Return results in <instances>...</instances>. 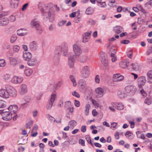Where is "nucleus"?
Instances as JSON below:
<instances>
[{
  "label": "nucleus",
  "instance_id": "nucleus-5",
  "mask_svg": "<svg viewBox=\"0 0 152 152\" xmlns=\"http://www.w3.org/2000/svg\"><path fill=\"white\" fill-rule=\"evenodd\" d=\"M31 26L33 28H36L37 30H39V33H41L42 31L40 28L39 27V22L36 19H34L31 21Z\"/></svg>",
  "mask_w": 152,
  "mask_h": 152
},
{
  "label": "nucleus",
  "instance_id": "nucleus-28",
  "mask_svg": "<svg viewBox=\"0 0 152 152\" xmlns=\"http://www.w3.org/2000/svg\"><path fill=\"white\" fill-rule=\"evenodd\" d=\"M102 0H96V1L98 3L97 5L100 7L103 8H105L106 7L107 5L105 1L102 2Z\"/></svg>",
  "mask_w": 152,
  "mask_h": 152
},
{
  "label": "nucleus",
  "instance_id": "nucleus-45",
  "mask_svg": "<svg viewBox=\"0 0 152 152\" xmlns=\"http://www.w3.org/2000/svg\"><path fill=\"white\" fill-rule=\"evenodd\" d=\"M120 74H114L113 76V79L114 80L115 82H117V80L119 78V76H120Z\"/></svg>",
  "mask_w": 152,
  "mask_h": 152
},
{
  "label": "nucleus",
  "instance_id": "nucleus-63",
  "mask_svg": "<svg viewBox=\"0 0 152 152\" xmlns=\"http://www.w3.org/2000/svg\"><path fill=\"white\" fill-rule=\"evenodd\" d=\"M10 20L12 22L14 21L15 20V17L14 15H11L10 17Z\"/></svg>",
  "mask_w": 152,
  "mask_h": 152
},
{
  "label": "nucleus",
  "instance_id": "nucleus-62",
  "mask_svg": "<svg viewBox=\"0 0 152 152\" xmlns=\"http://www.w3.org/2000/svg\"><path fill=\"white\" fill-rule=\"evenodd\" d=\"M127 56L129 58H132V52L131 50H130L129 51L128 53H127Z\"/></svg>",
  "mask_w": 152,
  "mask_h": 152
},
{
  "label": "nucleus",
  "instance_id": "nucleus-12",
  "mask_svg": "<svg viewBox=\"0 0 152 152\" xmlns=\"http://www.w3.org/2000/svg\"><path fill=\"white\" fill-rule=\"evenodd\" d=\"M91 33V31H89L88 32H85L83 34L82 42H83L86 43L88 41Z\"/></svg>",
  "mask_w": 152,
  "mask_h": 152
},
{
  "label": "nucleus",
  "instance_id": "nucleus-23",
  "mask_svg": "<svg viewBox=\"0 0 152 152\" xmlns=\"http://www.w3.org/2000/svg\"><path fill=\"white\" fill-rule=\"evenodd\" d=\"M27 64L29 66H34L37 64V61L36 58L30 59L28 60Z\"/></svg>",
  "mask_w": 152,
  "mask_h": 152
},
{
  "label": "nucleus",
  "instance_id": "nucleus-33",
  "mask_svg": "<svg viewBox=\"0 0 152 152\" xmlns=\"http://www.w3.org/2000/svg\"><path fill=\"white\" fill-rule=\"evenodd\" d=\"M118 95L120 98L122 99L123 98H124L126 97L127 96V94L125 93V92L123 91L122 92L120 91H119L118 92Z\"/></svg>",
  "mask_w": 152,
  "mask_h": 152
},
{
  "label": "nucleus",
  "instance_id": "nucleus-32",
  "mask_svg": "<svg viewBox=\"0 0 152 152\" xmlns=\"http://www.w3.org/2000/svg\"><path fill=\"white\" fill-rule=\"evenodd\" d=\"M78 83L81 86V88L83 89L86 86V83L85 81L83 80H80L78 81Z\"/></svg>",
  "mask_w": 152,
  "mask_h": 152
},
{
  "label": "nucleus",
  "instance_id": "nucleus-11",
  "mask_svg": "<svg viewBox=\"0 0 152 152\" xmlns=\"http://www.w3.org/2000/svg\"><path fill=\"white\" fill-rule=\"evenodd\" d=\"M136 87L133 86H126L125 88V91L126 94L132 93H134L136 91Z\"/></svg>",
  "mask_w": 152,
  "mask_h": 152
},
{
  "label": "nucleus",
  "instance_id": "nucleus-56",
  "mask_svg": "<svg viewBox=\"0 0 152 152\" xmlns=\"http://www.w3.org/2000/svg\"><path fill=\"white\" fill-rule=\"evenodd\" d=\"M72 94L73 96L77 97L79 98L80 97V95L76 91H75L72 92Z\"/></svg>",
  "mask_w": 152,
  "mask_h": 152
},
{
  "label": "nucleus",
  "instance_id": "nucleus-38",
  "mask_svg": "<svg viewBox=\"0 0 152 152\" xmlns=\"http://www.w3.org/2000/svg\"><path fill=\"white\" fill-rule=\"evenodd\" d=\"M23 29L18 30L17 31V34L19 36H22L26 34L25 32H23Z\"/></svg>",
  "mask_w": 152,
  "mask_h": 152
},
{
  "label": "nucleus",
  "instance_id": "nucleus-6",
  "mask_svg": "<svg viewBox=\"0 0 152 152\" xmlns=\"http://www.w3.org/2000/svg\"><path fill=\"white\" fill-rule=\"evenodd\" d=\"M96 96L97 98H101L103 96L105 93V91L104 88L99 87L95 89Z\"/></svg>",
  "mask_w": 152,
  "mask_h": 152
},
{
  "label": "nucleus",
  "instance_id": "nucleus-9",
  "mask_svg": "<svg viewBox=\"0 0 152 152\" xmlns=\"http://www.w3.org/2000/svg\"><path fill=\"white\" fill-rule=\"evenodd\" d=\"M12 114L9 111H5L2 114V118L4 120H10L12 118Z\"/></svg>",
  "mask_w": 152,
  "mask_h": 152
},
{
  "label": "nucleus",
  "instance_id": "nucleus-14",
  "mask_svg": "<svg viewBox=\"0 0 152 152\" xmlns=\"http://www.w3.org/2000/svg\"><path fill=\"white\" fill-rule=\"evenodd\" d=\"M28 89L27 86L25 84H22L20 86L19 93L23 95L27 93Z\"/></svg>",
  "mask_w": 152,
  "mask_h": 152
},
{
  "label": "nucleus",
  "instance_id": "nucleus-8",
  "mask_svg": "<svg viewBox=\"0 0 152 152\" xmlns=\"http://www.w3.org/2000/svg\"><path fill=\"white\" fill-rule=\"evenodd\" d=\"M56 97V94H53L51 95L50 99L48 101V104L46 106V108L48 110H50L52 107L53 103L55 101Z\"/></svg>",
  "mask_w": 152,
  "mask_h": 152
},
{
  "label": "nucleus",
  "instance_id": "nucleus-48",
  "mask_svg": "<svg viewBox=\"0 0 152 152\" xmlns=\"http://www.w3.org/2000/svg\"><path fill=\"white\" fill-rule=\"evenodd\" d=\"M5 61L3 59H0V66L1 67H3L6 65Z\"/></svg>",
  "mask_w": 152,
  "mask_h": 152
},
{
  "label": "nucleus",
  "instance_id": "nucleus-22",
  "mask_svg": "<svg viewBox=\"0 0 152 152\" xmlns=\"http://www.w3.org/2000/svg\"><path fill=\"white\" fill-rule=\"evenodd\" d=\"M75 56H71L69 57L68 58L69 61L68 63L69 67L70 68L73 67L74 65V62L75 59L76 58H75Z\"/></svg>",
  "mask_w": 152,
  "mask_h": 152
},
{
  "label": "nucleus",
  "instance_id": "nucleus-31",
  "mask_svg": "<svg viewBox=\"0 0 152 152\" xmlns=\"http://www.w3.org/2000/svg\"><path fill=\"white\" fill-rule=\"evenodd\" d=\"M94 12V10L92 8L89 7L86 9L85 11V13L87 15H90L92 14Z\"/></svg>",
  "mask_w": 152,
  "mask_h": 152
},
{
  "label": "nucleus",
  "instance_id": "nucleus-29",
  "mask_svg": "<svg viewBox=\"0 0 152 152\" xmlns=\"http://www.w3.org/2000/svg\"><path fill=\"white\" fill-rule=\"evenodd\" d=\"M114 32L117 34L120 33L123 31V28L122 27L120 26H117L114 28Z\"/></svg>",
  "mask_w": 152,
  "mask_h": 152
},
{
  "label": "nucleus",
  "instance_id": "nucleus-21",
  "mask_svg": "<svg viewBox=\"0 0 152 152\" xmlns=\"http://www.w3.org/2000/svg\"><path fill=\"white\" fill-rule=\"evenodd\" d=\"M111 104L114 107L118 110H122L124 107V105L121 103L112 102Z\"/></svg>",
  "mask_w": 152,
  "mask_h": 152
},
{
  "label": "nucleus",
  "instance_id": "nucleus-18",
  "mask_svg": "<svg viewBox=\"0 0 152 152\" xmlns=\"http://www.w3.org/2000/svg\"><path fill=\"white\" fill-rule=\"evenodd\" d=\"M9 23V20L7 17L2 18L0 19V26H7Z\"/></svg>",
  "mask_w": 152,
  "mask_h": 152
},
{
  "label": "nucleus",
  "instance_id": "nucleus-17",
  "mask_svg": "<svg viewBox=\"0 0 152 152\" xmlns=\"http://www.w3.org/2000/svg\"><path fill=\"white\" fill-rule=\"evenodd\" d=\"M139 82V86L140 88L144 86L146 81V79L145 77L141 76L139 77L138 79Z\"/></svg>",
  "mask_w": 152,
  "mask_h": 152
},
{
  "label": "nucleus",
  "instance_id": "nucleus-47",
  "mask_svg": "<svg viewBox=\"0 0 152 152\" xmlns=\"http://www.w3.org/2000/svg\"><path fill=\"white\" fill-rule=\"evenodd\" d=\"M62 82L61 81H58L55 85L54 87V89L56 90L57 87H60L61 85Z\"/></svg>",
  "mask_w": 152,
  "mask_h": 152
},
{
  "label": "nucleus",
  "instance_id": "nucleus-19",
  "mask_svg": "<svg viewBox=\"0 0 152 152\" xmlns=\"http://www.w3.org/2000/svg\"><path fill=\"white\" fill-rule=\"evenodd\" d=\"M89 59V57L86 55H82L79 57V61L81 63H86Z\"/></svg>",
  "mask_w": 152,
  "mask_h": 152
},
{
  "label": "nucleus",
  "instance_id": "nucleus-1",
  "mask_svg": "<svg viewBox=\"0 0 152 152\" xmlns=\"http://www.w3.org/2000/svg\"><path fill=\"white\" fill-rule=\"evenodd\" d=\"M68 51V44L66 42H63L60 45L56 47L53 58V61L55 65H57L59 63L61 55L66 56L67 54Z\"/></svg>",
  "mask_w": 152,
  "mask_h": 152
},
{
  "label": "nucleus",
  "instance_id": "nucleus-49",
  "mask_svg": "<svg viewBox=\"0 0 152 152\" xmlns=\"http://www.w3.org/2000/svg\"><path fill=\"white\" fill-rule=\"evenodd\" d=\"M6 106L5 102L3 100H0V108H3Z\"/></svg>",
  "mask_w": 152,
  "mask_h": 152
},
{
  "label": "nucleus",
  "instance_id": "nucleus-26",
  "mask_svg": "<svg viewBox=\"0 0 152 152\" xmlns=\"http://www.w3.org/2000/svg\"><path fill=\"white\" fill-rule=\"evenodd\" d=\"M129 61L126 60L125 61H121L119 63V65L120 67L122 68H127L129 65Z\"/></svg>",
  "mask_w": 152,
  "mask_h": 152
},
{
  "label": "nucleus",
  "instance_id": "nucleus-55",
  "mask_svg": "<svg viewBox=\"0 0 152 152\" xmlns=\"http://www.w3.org/2000/svg\"><path fill=\"white\" fill-rule=\"evenodd\" d=\"M88 22L89 24L91 25H94L96 23V21L95 20H92V19H89Z\"/></svg>",
  "mask_w": 152,
  "mask_h": 152
},
{
  "label": "nucleus",
  "instance_id": "nucleus-2",
  "mask_svg": "<svg viewBox=\"0 0 152 152\" xmlns=\"http://www.w3.org/2000/svg\"><path fill=\"white\" fill-rule=\"evenodd\" d=\"M38 8L42 13V16H44V18L48 19L50 22H52L54 19V12L51 7L48 5L45 7L43 8L41 7V4L38 5Z\"/></svg>",
  "mask_w": 152,
  "mask_h": 152
},
{
  "label": "nucleus",
  "instance_id": "nucleus-46",
  "mask_svg": "<svg viewBox=\"0 0 152 152\" xmlns=\"http://www.w3.org/2000/svg\"><path fill=\"white\" fill-rule=\"evenodd\" d=\"M20 49V47L17 45H14L13 48V50L15 52H18Z\"/></svg>",
  "mask_w": 152,
  "mask_h": 152
},
{
  "label": "nucleus",
  "instance_id": "nucleus-20",
  "mask_svg": "<svg viewBox=\"0 0 152 152\" xmlns=\"http://www.w3.org/2000/svg\"><path fill=\"white\" fill-rule=\"evenodd\" d=\"M38 47L37 43L35 41L31 42L29 44V48L32 51H35L37 50Z\"/></svg>",
  "mask_w": 152,
  "mask_h": 152
},
{
  "label": "nucleus",
  "instance_id": "nucleus-15",
  "mask_svg": "<svg viewBox=\"0 0 152 152\" xmlns=\"http://www.w3.org/2000/svg\"><path fill=\"white\" fill-rule=\"evenodd\" d=\"M7 89H1L0 90V96L4 98L7 99L9 97Z\"/></svg>",
  "mask_w": 152,
  "mask_h": 152
},
{
  "label": "nucleus",
  "instance_id": "nucleus-57",
  "mask_svg": "<svg viewBox=\"0 0 152 152\" xmlns=\"http://www.w3.org/2000/svg\"><path fill=\"white\" fill-rule=\"evenodd\" d=\"M95 80L96 83H99L100 81V78L99 76L98 75H97L95 77Z\"/></svg>",
  "mask_w": 152,
  "mask_h": 152
},
{
  "label": "nucleus",
  "instance_id": "nucleus-54",
  "mask_svg": "<svg viewBox=\"0 0 152 152\" xmlns=\"http://www.w3.org/2000/svg\"><path fill=\"white\" fill-rule=\"evenodd\" d=\"M10 77V75L9 74H6L3 76V78L5 80H8Z\"/></svg>",
  "mask_w": 152,
  "mask_h": 152
},
{
  "label": "nucleus",
  "instance_id": "nucleus-35",
  "mask_svg": "<svg viewBox=\"0 0 152 152\" xmlns=\"http://www.w3.org/2000/svg\"><path fill=\"white\" fill-rule=\"evenodd\" d=\"M69 78L70 80L72 82L73 86H76L77 85V83L75 77H74L73 75H70L69 77Z\"/></svg>",
  "mask_w": 152,
  "mask_h": 152
},
{
  "label": "nucleus",
  "instance_id": "nucleus-7",
  "mask_svg": "<svg viewBox=\"0 0 152 152\" xmlns=\"http://www.w3.org/2000/svg\"><path fill=\"white\" fill-rule=\"evenodd\" d=\"M89 68L88 66H84L81 71V76L84 78L88 77L89 74Z\"/></svg>",
  "mask_w": 152,
  "mask_h": 152
},
{
  "label": "nucleus",
  "instance_id": "nucleus-52",
  "mask_svg": "<svg viewBox=\"0 0 152 152\" xmlns=\"http://www.w3.org/2000/svg\"><path fill=\"white\" fill-rule=\"evenodd\" d=\"M117 124V123L113 122L111 124V126L110 127L111 129H116L117 127L116 126Z\"/></svg>",
  "mask_w": 152,
  "mask_h": 152
},
{
  "label": "nucleus",
  "instance_id": "nucleus-24",
  "mask_svg": "<svg viewBox=\"0 0 152 152\" xmlns=\"http://www.w3.org/2000/svg\"><path fill=\"white\" fill-rule=\"evenodd\" d=\"M19 0H11L10 4L11 7L13 8H17L18 6Z\"/></svg>",
  "mask_w": 152,
  "mask_h": 152
},
{
  "label": "nucleus",
  "instance_id": "nucleus-36",
  "mask_svg": "<svg viewBox=\"0 0 152 152\" xmlns=\"http://www.w3.org/2000/svg\"><path fill=\"white\" fill-rule=\"evenodd\" d=\"M33 72V70L31 69H28L25 70V73L27 76H29L32 74Z\"/></svg>",
  "mask_w": 152,
  "mask_h": 152
},
{
  "label": "nucleus",
  "instance_id": "nucleus-37",
  "mask_svg": "<svg viewBox=\"0 0 152 152\" xmlns=\"http://www.w3.org/2000/svg\"><path fill=\"white\" fill-rule=\"evenodd\" d=\"M90 105L89 104H87L85 107V112L86 115L88 114L89 109L90 108Z\"/></svg>",
  "mask_w": 152,
  "mask_h": 152
},
{
  "label": "nucleus",
  "instance_id": "nucleus-39",
  "mask_svg": "<svg viewBox=\"0 0 152 152\" xmlns=\"http://www.w3.org/2000/svg\"><path fill=\"white\" fill-rule=\"evenodd\" d=\"M140 67L137 64H132V68L135 71L138 70L139 69Z\"/></svg>",
  "mask_w": 152,
  "mask_h": 152
},
{
  "label": "nucleus",
  "instance_id": "nucleus-4",
  "mask_svg": "<svg viewBox=\"0 0 152 152\" xmlns=\"http://www.w3.org/2000/svg\"><path fill=\"white\" fill-rule=\"evenodd\" d=\"M73 50L75 55L72 56H75V58H76L77 56H79L82 53V50L76 44H74L73 45Z\"/></svg>",
  "mask_w": 152,
  "mask_h": 152
},
{
  "label": "nucleus",
  "instance_id": "nucleus-58",
  "mask_svg": "<svg viewBox=\"0 0 152 152\" xmlns=\"http://www.w3.org/2000/svg\"><path fill=\"white\" fill-rule=\"evenodd\" d=\"M85 138L88 143H89V142L91 141L90 137L89 135H86Z\"/></svg>",
  "mask_w": 152,
  "mask_h": 152
},
{
  "label": "nucleus",
  "instance_id": "nucleus-27",
  "mask_svg": "<svg viewBox=\"0 0 152 152\" xmlns=\"http://www.w3.org/2000/svg\"><path fill=\"white\" fill-rule=\"evenodd\" d=\"M10 61V64L11 66H15L18 64V61L16 59L12 57H10L9 58Z\"/></svg>",
  "mask_w": 152,
  "mask_h": 152
},
{
  "label": "nucleus",
  "instance_id": "nucleus-34",
  "mask_svg": "<svg viewBox=\"0 0 152 152\" xmlns=\"http://www.w3.org/2000/svg\"><path fill=\"white\" fill-rule=\"evenodd\" d=\"M116 52L115 49L113 47H112L111 48L109 53L110 54L111 56H115Z\"/></svg>",
  "mask_w": 152,
  "mask_h": 152
},
{
  "label": "nucleus",
  "instance_id": "nucleus-59",
  "mask_svg": "<svg viewBox=\"0 0 152 152\" xmlns=\"http://www.w3.org/2000/svg\"><path fill=\"white\" fill-rule=\"evenodd\" d=\"M79 143L82 146H84L85 145V141L82 139H80L79 140Z\"/></svg>",
  "mask_w": 152,
  "mask_h": 152
},
{
  "label": "nucleus",
  "instance_id": "nucleus-13",
  "mask_svg": "<svg viewBox=\"0 0 152 152\" xmlns=\"http://www.w3.org/2000/svg\"><path fill=\"white\" fill-rule=\"evenodd\" d=\"M18 107L17 105H11L8 108V110L12 115L15 114L18 111Z\"/></svg>",
  "mask_w": 152,
  "mask_h": 152
},
{
  "label": "nucleus",
  "instance_id": "nucleus-43",
  "mask_svg": "<svg viewBox=\"0 0 152 152\" xmlns=\"http://www.w3.org/2000/svg\"><path fill=\"white\" fill-rule=\"evenodd\" d=\"M17 39V36L14 35H13L10 38V42L11 43H14Z\"/></svg>",
  "mask_w": 152,
  "mask_h": 152
},
{
  "label": "nucleus",
  "instance_id": "nucleus-41",
  "mask_svg": "<svg viewBox=\"0 0 152 152\" xmlns=\"http://www.w3.org/2000/svg\"><path fill=\"white\" fill-rule=\"evenodd\" d=\"M55 86L53 84H49L47 87V89L49 91H51L53 90V89H54V87Z\"/></svg>",
  "mask_w": 152,
  "mask_h": 152
},
{
  "label": "nucleus",
  "instance_id": "nucleus-30",
  "mask_svg": "<svg viewBox=\"0 0 152 152\" xmlns=\"http://www.w3.org/2000/svg\"><path fill=\"white\" fill-rule=\"evenodd\" d=\"M136 6L139 11L140 10L146 15L148 14V13L144 10L140 5L138 4Z\"/></svg>",
  "mask_w": 152,
  "mask_h": 152
},
{
  "label": "nucleus",
  "instance_id": "nucleus-42",
  "mask_svg": "<svg viewBox=\"0 0 152 152\" xmlns=\"http://www.w3.org/2000/svg\"><path fill=\"white\" fill-rule=\"evenodd\" d=\"M77 122L74 120L70 121L69 123V124L72 127H74L77 125Z\"/></svg>",
  "mask_w": 152,
  "mask_h": 152
},
{
  "label": "nucleus",
  "instance_id": "nucleus-51",
  "mask_svg": "<svg viewBox=\"0 0 152 152\" xmlns=\"http://www.w3.org/2000/svg\"><path fill=\"white\" fill-rule=\"evenodd\" d=\"M91 102L92 104L96 106V107H99V104L95 100L92 99L91 100Z\"/></svg>",
  "mask_w": 152,
  "mask_h": 152
},
{
  "label": "nucleus",
  "instance_id": "nucleus-64",
  "mask_svg": "<svg viewBox=\"0 0 152 152\" xmlns=\"http://www.w3.org/2000/svg\"><path fill=\"white\" fill-rule=\"evenodd\" d=\"M66 22V20H63L59 22L58 23V25L59 26H62Z\"/></svg>",
  "mask_w": 152,
  "mask_h": 152
},
{
  "label": "nucleus",
  "instance_id": "nucleus-53",
  "mask_svg": "<svg viewBox=\"0 0 152 152\" xmlns=\"http://www.w3.org/2000/svg\"><path fill=\"white\" fill-rule=\"evenodd\" d=\"M147 75L150 79H152V70L148 71L147 73Z\"/></svg>",
  "mask_w": 152,
  "mask_h": 152
},
{
  "label": "nucleus",
  "instance_id": "nucleus-25",
  "mask_svg": "<svg viewBox=\"0 0 152 152\" xmlns=\"http://www.w3.org/2000/svg\"><path fill=\"white\" fill-rule=\"evenodd\" d=\"M23 57L24 59L27 61L31 59L32 57L31 54L29 52H24L23 53Z\"/></svg>",
  "mask_w": 152,
  "mask_h": 152
},
{
  "label": "nucleus",
  "instance_id": "nucleus-61",
  "mask_svg": "<svg viewBox=\"0 0 152 152\" xmlns=\"http://www.w3.org/2000/svg\"><path fill=\"white\" fill-rule=\"evenodd\" d=\"M86 128L85 125L82 126L81 128V131L83 132H85L86 131Z\"/></svg>",
  "mask_w": 152,
  "mask_h": 152
},
{
  "label": "nucleus",
  "instance_id": "nucleus-50",
  "mask_svg": "<svg viewBox=\"0 0 152 152\" xmlns=\"http://www.w3.org/2000/svg\"><path fill=\"white\" fill-rule=\"evenodd\" d=\"M140 93L143 97H144L146 96L147 94L143 89H142L140 91Z\"/></svg>",
  "mask_w": 152,
  "mask_h": 152
},
{
  "label": "nucleus",
  "instance_id": "nucleus-60",
  "mask_svg": "<svg viewBox=\"0 0 152 152\" xmlns=\"http://www.w3.org/2000/svg\"><path fill=\"white\" fill-rule=\"evenodd\" d=\"M38 129V126L37 124H34V127L32 129V132H33L34 131H37Z\"/></svg>",
  "mask_w": 152,
  "mask_h": 152
},
{
  "label": "nucleus",
  "instance_id": "nucleus-10",
  "mask_svg": "<svg viewBox=\"0 0 152 152\" xmlns=\"http://www.w3.org/2000/svg\"><path fill=\"white\" fill-rule=\"evenodd\" d=\"M23 80L22 77L19 76H14L12 78L11 82L14 84H19L21 83Z\"/></svg>",
  "mask_w": 152,
  "mask_h": 152
},
{
  "label": "nucleus",
  "instance_id": "nucleus-16",
  "mask_svg": "<svg viewBox=\"0 0 152 152\" xmlns=\"http://www.w3.org/2000/svg\"><path fill=\"white\" fill-rule=\"evenodd\" d=\"M105 53L102 52L101 54V60L102 64L105 66H107L108 64V60L105 56Z\"/></svg>",
  "mask_w": 152,
  "mask_h": 152
},
{
  "label": "nucleus",
  "instance_id": "nucleus-40",
  "mask_svg": "<svg viewBox=\"0 0 152 152\" xmlns=\"http://www.w3.org/2000/svg\"><path fill=\"white\" fill-rule=\"evenodd\" d=\"M33 124V121L32 120H30L29 122L26 124V128L27 129L28 128L30 129L31 127L32 126Z\"/></svg>",
  "mask_w": 152,
  "mask_h": 152
},
{
  "label": "nucleus",
  "instance_id": "nucleus-44",
  "mask_svg": "<svg viewBox=\"0 0 152 152\" xmlns=\"http://www.w3.org/2000/svg\"><path fill=\"white\" fill-rule=\"evenodd\" d=\"M144 102L146 104L149 105L151 104L152 102L151 99L147 98L145 100Z\"/></svg>",
  "mask_w": 152,
  "mask_h": 152
},
{
  "label": "nucleus",
  "instance_id": "nucleus-3",
  "mask_svg": "<svg viewBox=\"0 0 152 152\" xmlns=\"http://www.w3.org/2000/svg\"><path fill=\"white\" fill-rule=\"evenodd\" d=\"M5 88L9 93V96L13 97L16 96L17 94V91L14 87L10 85H7L5 86Z\"/></svg>",
  "mask_w": 152,
  "mask_h": 152
}]
</instances>
